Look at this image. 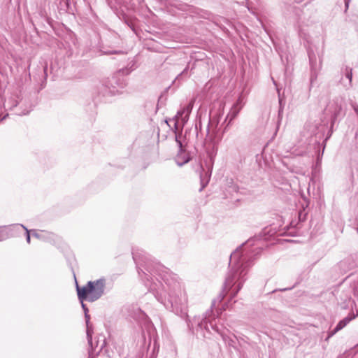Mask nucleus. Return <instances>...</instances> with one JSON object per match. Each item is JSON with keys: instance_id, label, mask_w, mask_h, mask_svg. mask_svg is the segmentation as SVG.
<instances>
[{"instance_id": "obj_30", "label": "nucleus", "mask_w": 358, "mask_h": 358, "mask_svg": "<svg viewBox=\"0 0 358 358\" xmlns=\"http://www.w3.org/2000/svg\"><path fill=\"white\" fill-rule=\"evenodd\" d=\"M204 187H205V185H203L200 190H201Z\"/></svg>"}, {"instance_id": "obj_13", "label": "nucleus", "mask_w": 358, "mask_h": 358, "mask_svg": "<svg viewBox=\"0 0 358 358\" xmlns=\"http://www.w3.org/2000/svg\"><path fill=\"white\" fill-rule=\"evenodd\" d=\"M141 271L143 273V274L145 276L146 278V280H147V282H145V285L147 287H149L150 288V291H155L156 289L155 288V282H150V279L148 277H150L149 274L146 273L144 271H143L142 269H141Z\"/></svg>"}, {"instance_id": "obj_2", "label": "nucleus", "mask_w": 358, "mask_h": 358, "mask_svg": "<svg viewBox=\"0 0 358 358\" xmlns=\"http://www.w3.org/2000/svg\"><path fill=\"white\" fill-rule=\"evenodd\" d=\"M106 287L105 278H99L94 281H89L86 285L80 287L76 282V291L79 301L85 315L89 313V309L84 303V301L94 302L100 299L104 294Z\"/></svg>"}, {"instance_id": "obj_29", "label": "nucleus", "mask_w": 358, "mask_h": 358, "mask_svg": "<svg viewBox=\"0 0 358 358\" xmlns=\"http://www.w3.org/2000/svg\"><path fill=\"white\" fill-rule=\"evenodd\" d=\"M46 70H47V66H44V73H45V76H47Z\"/></svg>"}, {"instance_id": "obj_28", "label": "nucleus", "mask_w": 358, "mask_h": 358, "mask_svg": "<svg viewBox=\"0 0 358 358\" xmlns=\"http://www.w3.org/2000/svg\"><path fill=\"white\" fill-rule=\"evenodd\" d=\"M29 110H27V111H26V112H22V113H19V115H27V114H28V113H29Z\"/></svg>"}, {"instance_id": "obj_18", "label": "nucleus", "mask_w": 358, "mask_h": 358, "mask_svg": "<svg viewBox=\"0 0 358 358\" xmlns=\"http://www.w3.org/2000/svg\"><path fill=\"white\" fill-rule=\"evenodd\" d=\"M103 54L107 55H112V54L120 55V54H124V52L122 50H114V51H104V52H103Z\"/></svg>"}, {"instance_id": "obj_25", "label": "nucleus", "mask_w": 358, "mask_h": 358, "mask_svg": "<svg viewBox=\"0 0 358 358\" xmlns=\"http://www.w3.org/2000/svg\"><path fill=\"white\" fill-rule=\"evenodd\" d=\"M30 232L32 233V236L38 238L40 237L39 234L36 233V230H31Z\"/></svg>"}, {"instance_id": "obj_20", "label": "nucleus", "mask_w": 358, "mask_h": 358, "mask_svg": "<svg viewBox=\"0 0 358 358\" xmlns=\"http://www.w3.org/2000/svg\"><path fill=\"white\" fill-rule=\"evenodd\" d=\"M192 106L190 104H189L188 106H187L186 107L183 108L182 110H185V113H186V116H187V118L188 119L189 117V113H191V110H192Z\"/></svg>"}, {"instance_id": "obj_10", "label": "nucleus", "mask_w": 358, "mask_h": 358, "mask_svg": "<svg viewBox=\"0 0 358 358\" xmlns=\"http://www.w3.org/2000/svg\"><path fill=\"white\" fill-rule=\"evenodd\" d=\"M144 267L146 271H148L150 275H152L153 273H159V272L163 269V266L157 263L154 265L145 263Z\"/></svg>"}, {"instance_id": "obj_15", "label": "nucleus", "mask_w": 358, "mask_h": 358, "mask_svg": "<svg viewBox=\"0 0 358 358\" xmlns=\"http://www.w3.org/2000/svg\"><path fill=\"white\" fill-rule=\"evenodd\" d=\"M10 230L9 229H3L0 230V241H4L9 238Z\"/></svg>"}, {"instance_id": "obj_16", "label": "nucleus", "mask_w": 358, "mask_h": 358, "mask_svg": "<svg viewBox=\"0 0 358 358\" xmlns=\"http://www.w3.org/2000/svg\"><path fill=\"white\" fill-rule=\"evenodd\" d=\"M16 227H22V229H24L25 230L27 242L28 243H30V233H31L30 231L28 230V229L22 224H17Z\"/></svg>"}, {"instance_id": "obj_5", "label": "nucleus", "mask_w": 358, "mask_h": 358, "mask_svg": "<svg viewBox=\"0 0 358 358\" xmlns=\"http://www.w3.org/2000/svg\"><path fill=\"white\" fill-rule=\"evenodd\" d=\"M185 114V110H179L178 111L177 114L175 115V117L171 120V121L174 122V128H175V134H176V143H178V145L179 147V150L180 152H182L183 150H182V141H180V134L177 133V130H178V120L180 118L182 123L185 124L187 121V116L186 115L185 116H183V115Z\"/></svg>"}, {"instance_id": "obj_12", "label": "nucleus", "mask_w": 358, "mask_h": 358, "mask_svg": "<svg viewBox=\"0 0 358 358\" xmlns=\"http://www.w3.org/2000/svg\"><path fill=\"white\" fill-rule=\"evenodd\" d=\"M85 323H86V325H87V338H88V341L89 342L91 341L92 340V331L90 328V316L88 313H87V315H85Z\"/></svg>"}, {"instance_id": "obj_23", "label": "nucleus", "mask_w": 358, "mask_h": 358, "mask_svg": "<svg viewBox=\"0 0 358 358\" xmlns=\"http://www.w3.org/2000/svg\"><path fill=\"white\" fill-rule=\"evenodd\" d=\"M352 107L353 108V109H354V110H355V113H356V114L357 115V116H358V106H357L356 103H352Z\"/></svg>"}, {"instance_id": "obj_19", "label": "nucleus", "mask_w": 358, "mask_h": 358, "mask_svg": "<svg viewBox=\"0 0 358 358\" xmlns=\"http://www.w3.org/2000/svg\"><path fill=\"white\" fill-rule=\"evenodd\" d=\"M345 76H346V78H348V79H349L350 83H351V81H352V69H350L349 70H348V68L346 69Z\"/></svg>"}, {"instance_id": "obj_6", "label": "nucleus", "mask_w": 358, "mask_h": 358, "mask_svg": "<svg viewBox=\"0 0 358 358\" xmlns=\"http://www.w3.org/2000/svg\"><path fill=\"white\" fill-rule=\"evenodd\" d=\"M212 313V310L206 311V313L203 315L202 319L201 320H198L197 327L199 329H200L201 330L205 329L209 332L210 327L211 329L217 331V329H215V327L212 324L211 320L210 319Z\"/></svg>"}, {"instance_id": "obj_24", "label": "nucleus", "mask_w": 358, "mask_h": 358, "mask_svg": "<svg viewBox=\"0 0 358 358\" xmlns=\"http://www.w3.org/2000/svg\"><path fill=\"white\" fill-rule=\"evenodd\" d=\"M279 103H280V108L278 111V115L279 117L281 115V113H282V100L279 99Z\"/></svg>"}, {"instance_id": "obj_1", "label": "nucleus", "mask_w": 358, "mask_h": 358, "mask_svg": "<svg viewBox=\"0 0 358 358\" xmlns=\"http://www.w3.org/2000/svg\"><path fill=\"white\" fill-rule=\"evenodd\" d=\"M231 263H233V266L225 279L222 291L218 296L220 301L223 300L227 292L231 289L236 282H238L236 289L231 293V298H234L242 288L243 284L245 280L244 276L247 273L245 270L247 264L245 265L241 261V257L238 250H236L231 254L229 265Z\"/></svg>"}, {"instance_id": "obj_4", "label": "nucleus", "mask_w": 358, "mask_h": 358, "mask_svg": "<svg viewBox=\"0 0 358 358\" xmlns=\"http://www.w3.org/2000/svg\"><path fill=\"white\" fill-rule=\"evenodd\" d=\"M344 100L341 97H336L329 101V104L327 106V111L331 114V127L329 131L328 136L326 138L325 141H327L332 134L333 127L335 122L343 117L345 114V110L343 109Z\"/></svg>"}, {"instance_id": "obj_22", "label": "nucleus", "mask_w": 358, "mask_h": 358, "mask_svg": "<svg viewBox=\"0 0 358 358\" xmlns=\"http://www.w3.org/2000/svg\"><path fill=\"white\" fill-rule=\"evenodd\" d=\"M188 71V66H187L178 76V78H182L184 76H187Z\"/></svg>"}, {"instance_id": "obj_8", "label": "nucleus", "mask_w": 358, "mask_h": 358, "mask_svg": "<svg viewBox=\"0 0 358 358\" xmlns=\"http://www.w3.org/2000/svg\"><path fill=\"white\" fill-rule=\"evenodd\" d=\"M358 315V313L355 315L353 313H350L347 317L341 320L335 329L329 334L328 338L334 336L336 333L343 329L350 321Z\"/></svg>"}, {"instance_id": "obj_3", "label": "nucleus", "mask_w": 358, "mask_h": 358, "mask_svg": "<svg viewBox=\"0 0 358 358\" xmlns=\"http://www.w3.org/2000/svg\"><path fill=\"white\" fill-rule=\"evenodd\" d=\"M157 299L163 303L167 309L178 314L182 311L183 308L185 306V299H182L178 294V292L170 291L169 292L167 301L164 300L162 294L158 292H153Z\"/></svg>"}, {"instance_id": "obj_26", "label": "nucleus", "mask_w": 358, "mask_h": 358, "mask_svg": "<svg viewBox=\"0 0 358 358\" xmlns=\"http://www.w3.org/2000/svg\"><path fill=\"white\" fill-rule=\"evenodd\" d=\"M132 255H133V259H134V260L136 262H137L138 259H139V258H140V257H138V256L137 255V254H136V253H135V252H132Z\"/></svg>"}, {"instance_id": "obj_11", "label": "nucleus", "mask_w": 358, "mask_h": 358, "mask_svg": "<svg viewBox=\"0 0 358 358\" xmlns=\"http://www.w3.org/2000/svg\"><path fill=\"white\" fill-rule=\"evenodd\" d=\"M134 64L135 62L134 61H131V62L127 65V66L118 70L116 72L115 75L117 76L129 75L134 69Z\"/></svg>"}, {"instance_id": "obj_21", "label": "nucleus", "mask_w": 358, "mask_h": 358, "mask_svg": "<svg viewBox=\"0 0 358 358\" xmlns=\"http://www.w3.org/2000/svg\"><path fill=\"white\" fill-rule=\"evenodd\" d=\"M210 125H211V120L210 119L209 122H208V126H207L206 133H207V136H208L210 140H213V137L210 135Z\"/></svg>"}, {"instance_id": "obj_7", "label": "nucleus", "mask_w": 358, "mask_h": 358, "mask_svg": "<svg viewBox=\"0 0 358 358\" xmlns=\"http://www.w3.org/2000/svg\"><path fill=\"white\" fill-rule=\"evenodd\" d=\"M309 62L310 65V87L313 85V83L317 80L319 69L317 68L316 64V57L313 53H308Z\"/></svg>"}, {"instance_id": "obj_17", "label": "nucleus", "mask_w": 358, "mask_h": 358, "mask_svg": "<svg viewBox=\"0 0 358 358\" xmlns=\"http://www.w3.org/2000/svg\"><path fill=\"white\" fill-rule=\"evenodd\" d=\"M180 157L178 156L177 157V159H176V163L179 166H182V165H184L185 164L187 163L190 158L187 157H185L182 162L180 161Z\"/></svg>"}, {"instance_id": "obj_27", "label": "nucleus", "mask_w": 358, "mask_h": 358, "mask_svg": "<svg viewBox=\"0 0 358 358\" xmlns=\"http://www.w3.org/2000/svg\"><path fill=\"white\" fill-rule=\"evenodd\" d=\"M350 0L345 1V10L348 8Z\"/></svg>"}, {"instance_id": "obj_14", "label": "nucleus", "mask_w": 358, "mask_h": 358, "mask_svg": "<svg viewBox=\"0 0 358 358\" xmlns=\"http://www.w3.org/2000/svg\"><path fill=\"white\" fill-rule=\"evenodd\" d=\"M217 148L213 145L211 150H207L208 156L210 159V163H213L214 157H215L217 154Z\"/></svg>"}, {"instance_id": "obj_9", "label": "nucleus", "mask_w": 358, "mask_h": 358, "mask_svg": "<svg viewBox=\"0 0 358 358\" xmlns=\"http://www.w3.org/2000/svg\"><path fill=\"white\" fill-rule=\"evenodd\" d=\"M241 98L239 97L236 102L234 104L233 107L231 108L229 113L228 114L227 118L229 117V124L231 123V122L237 116L238 113L240 112L242 106H241Z\"/></svg>"}, {"instance_id": "obj_32", "label": "nucleus", "mask_w": 358, "mask_h": 358, "mask_svg": "<svg viewBox=\"0 0 358 358\" xmlns=\"http://www.w3.org/2000/svg\"><path fill=\"white\" fill-rule=\"evenodd\" d=\"M357 232H358V228H357Z\"/></svg>"}, {"instance_id": "obj_31", "label": "nucleus", "mask_w": 358, "mask_h": 358, "mask_svg": "<svg viewBox=\"0 0 358 358\" xmlns=\"http://www.w3.org/2000/svg\"><path fill=\"white\" fill-rule=\"evenodd\" d=\"M288 289H281L282 291H286Z\"/></svg>"}]
</instances>
